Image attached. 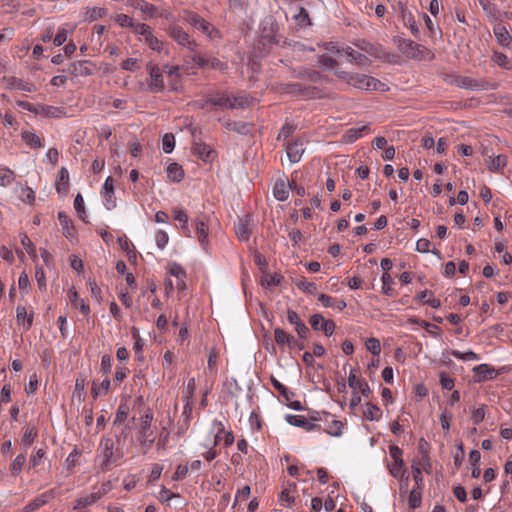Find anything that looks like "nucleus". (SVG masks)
<instances>
[{"instance_id":"a19ab883","label":"nucleus","mask_w":512,"mask_h":512,"mask_svg":"<svg viewBox=\"0 0 512 512\" xmlns=\"http://www.w3.org/2000/svg\"><path fill=\"white\" fill-rule=\"evenodd\" d=\"M491 60L499 67L511 69V60L502 52L494 51Z\"/></svg>"},{"instance_id":"5701e85b","label":"nucleus","mask_w":512,"mask_h":512,"mask_svg":"<svg viewBox=\"0 0 512 512\" xmlns=\"http://www.w3.org/2000/svg\"><path fill=\"white\" fill-rule=\"evenodd\" d=\"M58 220L62 226L63 235L70 241L75 240V228L69 217L64 212H58Z\"/></svg>"},{"instance_id":"393cba45","label":"nucleus","mask_w":512,"mask_h":512,"mask_svg":"<svg viewBox=\"0 0 512 512\" xmlns=\"http://www.w3.org/2000/svg\"><path fill=\"white\" fill-rule=\"evenodd\" d=\"M286 421L293 426L296 427H302L307 431L313 430L316 425L312 422H310L305 416L303 415H287Z\"/></svg>"},{"instance_id":"79ce46f5","label":"nucleus","mask_w":512,"mask_h":512,"mask_svg":"<svg viewBox=\"0 0 512 512\" xmlns=\"http://www.w3.org/2000/svg\"><path fill=\"white\" fill-rule=\"evenodd\" d=\"M135 8L148 18L157 16V9L148 2L140 1L136 4Z\"/></svg>"},{"instance_id":"5fc2aeb1","label":"nucleus","mask_w":512,"mask_h":512,"mask_svg":"<svg viewBox=\"0 0 512 512\" xmlns=\"http://www.w3.org/2000/svg\"><path fill=\"white\" fill-rule=\"evenodd\" d=\"M418 297L421 301L430 304V306L433 308H438L441 304L440 300L435 298L433 294L428 290L422 291Z\"/></svg>"},{"instance_id":"4be33fe9","label":"nucleus","mask_w":512,"mask_h":512,"mask_svg":"<svg viewBox=\"0 0 512 512\" xmlns=\"http://www.w3.org/2000/svg\"><path fill=\"white\" fill-rule=\"evenodd\" d=\"M400 13H401V18H402L404 25L410 29L411 33L414 36H418L419 28L416 24V21H415V18L413 16L412 12L410 10H408L407 7L401 5Z\"/></svg>"},{"instance_id":"e2e57ef3","label":"nucleus","mask_w":512,"mask_h":512,"mask_svg":"<svg viewBox=\"0 0 512 512\" xmlns=\"http://www.w3.org/2000/svg\"><path fill=\"white\" fill-rule=\"evenodd\" d=\"M74 208L77 211L79 217L82 220H85L86 211L84 207V199L80 193H78L74 199Z\"/></svg>"},{"instance_id":"dca6fc26","label":"nucleus","mask_w":512,"mask_h":512,"mask_svg":"<svg viewBox=\"0 0 512 512\" xmlns=\"http://www.w3.org/2000/svg\"><path fill=\"white\" fill-rule=\"evenodd\" d=\"M195 233L201 248L205 251H208V225L204 218H197L195 220Z\"/></svg>"},{"instance_id":"9d476101","label":"nucleus","mask_w":512,"mask_h":512,"mask_svg":"<svg viewBox=\"0 0 512 512\" xmlns=\"http://www.w3.org/2000/svg\"><path fill=\"white\" fill-rule=\"evenodd\" d=\"M170 36L176 41L180 46L187 48L190 51H195L198 44L190 38L188 33H186L183 29L178 26H173L170 28Z\"/></svg>"},{"instance_id":"b1692460","label":"nucleus","mask_w":512,"mask_h":512,"mask_svg":"<svg viewBox=\"0 0 512 512\" xmlns=\"http://www.w3.org/2000/svg\"><path fill=\"white\" fill-rule=\"evenodd\" d=\"M69 186V172L66 167H62L56 177V191L59 194H66Z\"/></svg>"},{"instance_id":"13d9d810","label":"nucleus","mask_w":512,"mask_h":512,"mask_svg":"<svg viewBox=\"0 0 512 512\" xmlns=\"http://www.w3.org/2000/svg\"><path fill=\"white\" fill-rule=\"evenodd\" d=\"M342 429H343V423L338 420H333L327 426L326 432L331 436L339 437L342 435Z\"/></svg>"},{"instance_id":"a211bd4d","label":"nucleus","mask_w":512,"mask_h":512,"mask_svg":"<svg viewBox=\"0 0 512 512\" xmlns=\"http://www.w3.org/2000/svg\"><path fill=\"white\" fill-rule=\"evenodd\" d=\"M215 433L213 440L210 441L212 446H216L220 441V434H224V442L226 446H230L234 442V436L231 432H226L221 422L214 421L212 424Z\"/></svg>"},{"instance_id":"6ab92c4d","label":"nucleus","mask_w":512,"mask_h":512,"mask_svg":"<svg viewBox=\"0 0 512 512\" xmlns=\"http://www.w3.org/2000/svg\"><path fill=\"white\" fill-rule=\"evenodd\" d=\"M193 152L204 162H210L216 156V152L209 145L202 142H194Z\"/></svg>"},{"instance_id":"7ed1b4c3","label":"nucleus","mask_w":512,"mask_h":512,"mask_svg":"<svg viewBox=\"0 0 512 512\" xmlns=\"http://www.w3.org/2000/svg\"><path fill=\"white\" fill-rule=\"evenodd\" d=\"M152 420L153 415L150 412H146L140 419L138 441L145 450L150 449L155 441Z\"/></svg>"},{"instance_id":"0e129e2a","label":"nucleus","mask_w":512,"mask_h":512,"mask_svg":"<svg viewBox=\"0 0 512 512\" xmlns=\"http://www.w3.org/2000/svg\"><path fill=\"white\" fill-rule=\"evenodd\" d=\"M115 21L122 27H129L131 28L132 30L134 29V27L137 25L133 18H131L130 16L126 15V14H119L115 17Z\"/></svg>"},{"instance_id":"2eb2a0df","label":"nucleus","mask_w":512,"mask_h":512,"mask_svg":"<svg viewBox=\"0 0 512 512\" xmlns=\"http://www.w3.org/2000/svg\"><path fill=\"white\" fill-rule=\"evenodd\" d=\"M305 151L304 143L302 140H295L286 145V155L290 164L297 163L301 160Z\"/></svg>"},{"instance_id":"58836bf2","label":"nucleus","mask_w":512,"mask_h":512,"mask_svg":"<svg viewBox=\"0 0 512 512\" xmlns=\"http://www.w3.org/2000/svg\"><path fill=\"white\" fill-rule=\"evenodd\" d=\"M48 501V494L45 493V494H42L40 495L39 497H37L36 499H34L33 501H31L29 504H27L22 512H34L36 510H38L40 507H42L43 505H45Z\"/></svg>"},{"instance_id":"a18cd8bd","label":"nucleus","mask_w":512,"mask_h":512,"mask_svg":"<svg viewBox=\"0 0 512 512\" xmlns=\"http://www.w3.org/2000/svg\"><path fill=\"white\" fill-rule=\"evenodd\" d=\"M296 489V484L295 483H292V484H289V486L287 488H285L281 494H280V502L282 504H285L287 506H291L294 502V497L293 495L291 494L292 491H294Z\"/></svg>"},{"instance_id":"7c9ffc66","label":"nucleus","mask_w":512,"mask_h":512,"mask_svg":"<svg viewBox=\"0 0 512 512\" xmlns=\"http://www.w3.org/2000/svg\"><path fill=\"white\" fill-rule=\"evenodd\" d=\"M21 137L25 144L30 146L31 148L37 149L42 147L40 137L33 130L23 131Z\"/></svg>"},{"instance_id":"3c124183","label":"nucleus","mask_w":512,"mask_h":512,"mask_svg":"<svg viewBox=\"0 0 512 512\" xmlns=\"http://www.w3.org/2000/svg\"><path fill=\"white\" fill-rule=\"evenodd\" d=\"M450 353H451V355H453L454 357H456L457 359L462 360V361H477L480 359L479 355L474 353L471 350L466 351V352L452 350Z\"/></svg>"},{"instance_id":"a878e982","label":"nucleus","mask_w":512,"mask_h":512,"mask_svg":"<svg viewBox=\"0 0 512 512\" xmlns=\"http://www.w3.org/2000/svg\"><path fill=\"white\" fill-rule=\"evenodd\" d=\"M478 2L491 22L500 21V12L494 4H492L489 0H478Z\"/></svg>"},{"instance_id":"ddd939ff","label":"nucleus","mask_w":512,"mask_h":512,"mask_svg":"<svg viewBox=\"0 0 512 512\" xmlns=\"http://www.w3.org/2000/svg\"><path fill=\"white\" fill-rule=\"evenodd\" d=\"M426 466H429V468H431L430 459L427 455H423L418 462H413L411 465L413 479L418 489H422L423 487L424 479L422 475V470L426 469Z\"/></svg>"},{"instance_id":"de8ad7c7","label":"nucleus","mask_w":512,"mask_h":512,"mask_svg":"<svg viewBox=\"0 0 512 512\" xmlns=\"http://www.w3.org/2000/svg\"><path fill=\"white\" fill-rule=\"evenodd\" d=\"M295 285L297 286V288H299L301 291L307 294H315L317 291L316 284L313 282H309L304 278L296 280Z\"/></svg>"},{"instance_id":"603ef678","label":"nucleus","mask_w":512,"mask_h":512,"mask_svg":"<svg viewBox=\"0 0 512 512\" xmlns=\"http://www.w3.org/2000/svg\"><path fill=\"white\" fill-rule=\"evenodd\" d=\"M37 437V430L35 427H31V426H28L25 431H24V434H23V437H22V444L28 448L32 445V443L34 442L35 438Z\"/></svg>"},{"instance_id":"f8f14e48","label":"nucleus","mask_w":512,"mask_h":512,"mask_svg":"<svg viewBox=\"0 0 512 512\" xmlns=\"http://www.w3.org/2000/svg\"><path fill=\"white\" fill-rule=\"evenodd\" d=\"M402 51L408 57L413 59H423L425 54L429 53L424 46L411 40L403 41Z\"/></svg>"},{"instance_id":"774afa93","label":"nucleus","mask_w":512,"mask_h":512,"mask_svg":"<svg viewBox=\"0 0 512 512\" xmlns=\"http://www.w3.org/2000/svg\"><path fill=\"white\" fill-rule=\"evenodd\" d=\"M81 452L79 451V449L77 447H75L71 453L68 455V457L66 458V466H67V469L68 470H72L73 467L76 465V462L80 456Z\"/></svg>"},{"instance_id":"2f4dec72","label":"nucleus","mask_w":512,"mask_h":512,"mask_svg":"<svg viewBox=\"0 0 512 512\" xmlns=\"http://www.w3.org/2000/svg\"><path fill=\"white\" fill-rule=\"evenodd\" d=\"M368 131L367 125H362L359 127H353L348 129L344 134V139L346 142L352 143L362 137Z\"/></svg>"},{"instance_id":"37998d69","label":"nucleus","mask_w":512,"mask_h":512,"mask_svg":"<svg viewBox=\"0 0 512 512\" xmlns=\"http://www.w3.org/2000/svg\"><path fill=\"white\" fill-rule=\"evenodd\" d=\"M26 463V453L19 454L10 464V471L13 475H19Z\"/></svg>"},{"instance_id":"49530a36","label":"nucleus","mask_w":512,"mask_h":512,"mask_svg":"<svg viewBox=\"0 0 512 512\" xmlns=\"http://www.w3.org/2000/svg\"><path fill=\"white\" fill-rule=\"evenodd\" d=\"M394 279L389 273H383L382 275V292L385 295L392 296L394 294Z\"/></svg>"},{"instance_id":"4d7b16f0","label":"nucleus","mask_w":512,"mask_h":512,"mask_svg":"<svg viewBox=\"0 0 512 512\" xmlns=\"http://www.w3.org/2000/svg\"><path fill=\"white\" fill-rule=\"evenodd\" d=\"M175 147V138L171 133H167L162 139V149L166 154H170Z\"/></svg>"},{"instance_id":"e433bc0d","label":"nucleus","mask_w":512,"mask_h":512,"mask_svg":"<svg viewBox=\"0 0 512 512\" xmlns=\"http://www.w3.org/2000/svg\"><path fill=\"white\" fill-rule=\"evenodd\" d=\"M98 500H99V494H95V492H92L89 495H86V496H83V497H80L79 499H77L75 501V505H74L73 509L77 510V509L85 508L89 505L94 504Z\"/></svg>"},{"instance_id":"4c0bfd02","label":"nucleus","mask_w":512,"mask_h":512,"mask_svg":"<svg viewBox=\"0 0 512 512\" xmlns=\"http://www.w3.org/2000/svg\"><path fill=\"white\" fill-rule=\"evenodd\" d=\"M235 230L238 238L242 241H248L249 240V225L248 221L246 219H240L238 223L235 225Z\"/></svg>"},{"instance_id":"6e6552de","label":"nucleus","mask_w":512,"mask_h":512,"mask_svg":"<svg viewBox=\"0 0 512 512\" xmlns=\"http://www.w3.org/2000/svg\"><path fill=\"white\" fill-rule=\"evenodd\" d=\"M186 20L190 25L206 34L211 40L220 37L218 30L214 29L209 22L202 19L198 15L190 13L188 14Z\"/></svg>"},{"instance_id":"c9c22d12","label":"nucleus","mask_w":512,"mask_h":512,"mask_svg":"<svg viewBox=\"0 0 512 512\" xmlns=\"http://www.w3.org/2000/svg\"><path fill=\"white\" fill-rule=\"evenodd\" d=\"M363 414L367 420L378 421L382 416V411L377 405L366 403Z\"/></svg>"},{"instance_id":"f257e3e1","label":"nucleus","mask_w":512,"mask_h":512,"mask_svg":"<svg viewBox=\"0 0 512 512\" xmlns=\"http://www.w3.org/2000/svg\"><path fill=\"white\" fill-rule=\"evenodd\" d=\"M114 441L111 438H102L98 446L97 459L99 460V468L102 471H108L117 461V454L114 451Z\"/></svg>"},{"instance_id":"bf43d9fd","label":"nucleus","mask_w":512,"mask_h":512,"mask_svg":"<svg viewBox=\"0 0 512 512\" xmlns=\"http://www.w3.org/2000/svg\"><path fill=\"white\" fill-rule=\"evenodd\" d=\"M421 489L413 488L409 494V505L411 508H417L421 505Z\"/></svg>"},{"instance_id":"39448f33","label":"nucleus","mask_w":512,"mask_h":512,"mask_svg":"<svg viewBox=\"0 0 512 512\" xmlns=\"http://www.w3.org/2000/svg\"><path fill=\"white\" fill-rule=\"evenodd\" d=\"M350 84L362 90H383L384 84L374 77L362 74H356L350 77Z\"/></svg>"},{"instance_id":"72a5a7b5","label":"nucleus","mask_w":512,"mask_h":512,"mask_svg":"<svg viewBox=\"0 0 512 512\" xmlns=\"http://www.w3.org/2000/svg\"><path fill=\"white\" fill-rule=\"evenodd\" d=\"M173 216L181 224V229L185 232L186 236L190 237L191 232L188 227L189 218L187 213L183 209L177 208L173 210Z\"/></svg>"},{"instance_id":"aec40b11","label":"nucleus","mask_w":512,"mask_h":512,"mask_svg":"<svg viewBox=\"0 0 512 512\" xmlns=\"http://www.w3.org/2000/svg\"><path fill=\"white\" fill-rule=\"evenodd\" d=\"M291 186L288 181L278 179L273 188V195L278 201H286L289 197Z\"/></svg>"},{"instance_id":"0eeeda50","label":"nucleus","mask_w":512,"mask_h":512,"mask_svg":"<svg viewBox=\"0 0 512 512\" xmlns=\"http://www.w3.org/2000/svg\"><path fill=\"white\" fill-rule=\"evenodd\" d=\"M505 370V367H502L500 369H495L489 364H480L473 368L474 373V382L481 383L487 380H492L501 373H503Z\"/></svg>"},{"instance_id":"ea45409f","label":"nucleus","mask_w":512,"mask_h":512,"mask_svg":"<svg viewBox=\"0 0 512 512\" xmlns=\"http://www.w3.org/2000/svg\"><path fill=\"white\" fill-rule=\"evenodd\" d=\"M106 14V10L104 8L99 7H91L87 8L84 12V20L87 22H93L99 18H102Z\"/></svg>"},{"instance_id":"864d4df0","label":"nucleus","mask_w":512,"mask_h":512,"mask_svg":"<svg viewBox=\"0 0 512 512\" xmlns=\"http://www.w3.org/2000/svg\"><path fill=\"white\" fill-rule=\"evenodd\" d=\"M14 180V172L6 167L0 166V186H9Z\"/></svg>"},{"instance_id":"f704fd0d","label":"nucleus","mask_w":512,"mask_h":512,"mask_svg":"<svg viewBox=\"0 0 512 512\" xmlns=\"http://www.w3.org/2000/svg\"><path fill=\"white\" fill-rule=\"evenodd\" d=\"M167 177L173 182H180L184 177V170L178 163H171L167 167Z\"/></svg>"},{"instance_id":"680f3d73","label":"nucleus","mask_w":512,"mask_h":512,"mask_svg":"<svg viewBox=\"0 0 512 512\" xmlns=\"http://www.w3.org/2000/svg\"><path fill=\"white\" fill-rule=\"evenodd\" d=\"M366 349L373 355H379L381 353L380 341L376 338H369L365 342Z\"/></svg>"},{"instance_id":"c85d7f7f","label":"nucleus","mask_w":512,"mask_h":512,"mask_svg":"<svg viewBox=\"0 0 512 512\" xmlns=\"http://www.w3.org/2000/svg\"><path fill=\"white\" fill-rule=\"evenodd\" d=\"M388 469H389L390 474L393 477L399 478V479L405 478V485H407L409 478H408V476H406V470L404 468V461H392L388 465Z\"/></svg>"},{"instance_id":"8fccbe9b","label":"nucleus","mask_w":512,"mask_h":512,"mask_svg":"<svg viewBox=\"0 0 512 512\" xmlns=\"http://www.w3.org/2000/svg\"><path fill=\"white\" fill-rule=\"evenodd\" d=\"M20 241L23 247L25 248L26 252L29 254V256L33 259L37 257L36 253V247L30 240L27 234L23 233L20 235Z\"/></svg>"},{"instance_id":"cd10ccee","label":"nucleus","mask_w":512,"mask_h":512,"mask_svg":"<svg viewBox=\"0 0 512 512\" xmlns=\"http://www.w3.org/2000/svg\"><path fill=\"white\" fill-rule=\"evenodd\" d=\"M86 397L85 392V379L84 378H77L75 381V387L72 395V401L74 403H77L80 405L83 403Z\"/></svg>"},{"instance_id":"412c9836","label":"nucleus","mask_w":512,"mask_h":512,"mask_svg":"<svg viewBox=\"0 0 512 512\" xmlns=\"http://www.w3.org/2000/svg\"><path fill=\"white\" fill-rule=\"evenodd\" d=\"M348 384L353 391L361 393L364 396H367V393L370 391L368 384L358 378L353 370L349 373Z\"/></svg>"},{"instance_id":"052dcab7","label":"nucleus","mask_w":512,"mask_h":512,"mask_svg":"<svg viewBox=\"0 0 512 512\" xmlns=\"http://www.w3.org/2000/svg\"><path fill=\"white\" fill-rule=\"evenodd\" d=\"M281 277L278 274H268L263 272L262 285L265 287L276 286L280 283Z\"/></svg>"},{"instance_id":"4468645a","label":"nucleus","mask_w":512,"mask_h":512,"mask_svg":"<svg viewBox=\"0 0 512 512\" xmlns=\"http://www.w3.org/2000/svg\"><path fill=\"white\" fill-rule=\"evenodd\" d=\"M275 341L278 345H287L291 349L302 350L304 348V344L300 341H297L292 335L286 333L284 330L276 328L275 329Z\"/></svg>"},{"instance_id":"c756f323","label":"nucleus","mask_w":512,"mask_h":512,"mask_svg":"<svg viewBox=\"0 0 512 512\" xmlns=\"http://www.w3.org/2000/svg\"><path fill=\"white\" fill-rule=\"evenodd\" d=\"M133 33L138 37L139 41L144 44L154 35L151 27L144 23H137L133 29Z\"/></svg>"},{"instance_id":"20e7f679","label":"nucleus","mask_w":512,"mask_h":512,"mask_svg":"<svg viewBox=\"0 0 512 512\" xmlns=\"http://www.w3.org/2000/svg\"><path fill=\"white\" fill-rule=\"evenodd\" d=\"M209 102L215 106H218L222 109H236L248 106L250 104V99L246 96H217L209 99Z\"/></svg>"},{"instance_id":"09e8293b","label":"nucleus","mask_w":512,"mask_h":512,"mask_svg":"<svg viewBox=\"0 0 512 512\" xmlns=\"http://www.w3.org/2000/svg\"><path fill=\"white\" fill-rule=\"evenodd\" d=\"M101 197L104 207L107 210H112L116 207L115 192L101 191Z\"/></svg>"},{"instance_id":"bb28decb","label":"nucleus","mask_w":512,"mask_h":512,"mask_svg":"<svg viewBox=\"0 0 512 512\" xmlns=\"http://www.w3.org/2000/svg\"><path fill=\"white\" fill-rule=\"evenodd\" d=\"M162 69L164 70V74L170 78V89L173 91L178 90L179 66L166 64Z\"/></svg>"},{"instance_id":"473e14b6","label":"nucleus","mask_w":512,"mask_h":512,"mask_svg":"<svg viewBox=\"0 0 512 512\" xmlns=\"http://www.w3.org/2000/svg\"><path fill=\"white\" fill-rule=\"evenodd\" d=\"M110 388V380L106 377L101 382L94 381L92 384L91 394L93 398L106 395Z\"/></svg>"},{"instance_id":"338daca9","label":"nucleus","mask_w":512,"mask_h":512,"mask_svg":"<svg viewBox=\"0 0 512 512\" xmlns=\"http://www.w3.org/2000/svg\"><path fill=\"white\" fill-rule=\"evenodd\" d=\"M168 241L169 236L165 231L159 230L155 233V242L159 249H164L167 246Z\"/></svg>"},{"instance_id":"9b49d317","label":"nucleus","mask_w":512,"mask_h":512,"mask_svg":"<svg viewBox=\"0 0 512 512\" xmlns=\"http://www.w3.org/2000/svg\"><path fill=\"white\" fill-rule=\"evenodd\" d=\"M493 33L497 43L505 49L512 50V35L508 29L503 26L500 21L495 22Z\"/></svg>"},{"instance_id":"69168bd1","label":"nucleus","mask_w":512,"mask_h":512,"mask_svg":"<svg viewBox=\"0 0 512 512\" xmlns=\"http://www.w3.org/2000/svg\"><path fill=\"white\" fill-rule=\"evenodd\" d=\"M298 9L299 12L293 16L295 21L301 26L310 25L309 15L305 8L299 7Z\"/></svg>"},{"instance_id":"423d86ee","label":"nucleus","mask_w":512,"mask_h":512,"mask_svg":"<svg viewBox=\"0 0 512 512\" xmlns=\"http://www.w3.org/2000/svg\"><path fill=\"white\" fill-rule=\"evenodd\" d=\"M166 272L169 276L175 278V283L171 279L166 280L167 287L172 289L175 286L179 290L185 288L186 273L181 265L178 263H169L166 267Z\"/></svg>"},{"instance_id":"c03bdc74","label":"nucleus","mask_w":512,"mask_h":512,"mask_svg":"<svg viewBox=\"0 0 512 512\" xmlns=\"http://www.w3.org/2000/svg\"><path fill=\"white\" fill-rule=\"evenodd\" d=\"M36 112L43 114L47 117H54V118H59L64 114V112L61 108L54 107V106H40L36 110Z\"/></svg>"},{"instance_id":"1a4fd4ad","label":"nucleus","mask_w":512,"mask_h":512,"mask_svg":"<svg viewBox=\"0 0 512 512\" xmlns=\"http://www.w3.org/2000/svg\"><path fill=\"white\" fill-rule=\"evenodd\" d=\"M328 50L331 51L332 53L339 54L340 56L346 58L350 62H355L359 65H365L368 61L365 55L355 51L351 47H345L340 49L337 46L331 44V47L328 48Z\"/></svg>"},{"instance_id":"f03ea898","label":"nucleus","mask_w":512,"mask_h":512,"mask_svg":"<svg viewBox=\"0 0 512 512\" xmlns=\"http://www.w3.org/2000/svg\"><path fill=\"white\" fill-rule=\"evenodd\" d=\"M148 72L147 89L151 93H160L165 89L164 70L157 64L148 63L146 65Z\"/></svg>"},{"instance_id":"f3484780","label":"nucleus","mask_w":512,"mask_h":512,"mask_svg":"<svg viewBox=\"0 0 512 512\" xmlns=\"http://www.w3.org/2000/svg\"><path fill=\"white\" fill-rule=\"evenodd\" d=\"M460 87L470 90H488L494 89L495 86L484 79H474L470 77H462L458 80Z\"/></svg>"},{"instance_id":"6e6d98bb","label":"nucleus","mask_w":512,"mask_h":512,"mask_svg":"<svg viewBox=\"0 0 512 512\" xmlns=\"http://www.w3.org/2000/svg\"><path fill=\"white\" fill-rule=\"evenodd\" d=\"M505 166H506V157L502 156V155H497L495 157H491L489 165H488V167L491 171H499Z\"/></svg>"}]
</instances>
